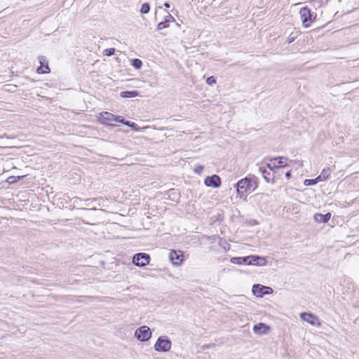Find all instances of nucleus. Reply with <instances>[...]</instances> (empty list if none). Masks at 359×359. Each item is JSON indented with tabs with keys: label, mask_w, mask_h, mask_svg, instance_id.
<instances>
[{
	"label": "nucleus",
	"mask_w": 359,
	"mask_h": 359,
	"mask_svg": "<svg viewBox=\"0 0 359 359\" xmlns=\"http://www.w3.org/2000/svg\"><path fill=\"white\" fill-rule=\"evenodd\" d=\"M293 41H294V38L293 37L292 38H288V39H287V42L289 43H292Z\"/></svg>",
	"instance_id": "nucleus-33"
},
{
	"label": "nucleus",
	"mask_w": 359,
	"mask_h": 359,
	"mask_svg": "<svg viewBox=\"0 0 359 359\" xmlns=\"http://www.w3.org/2000/svg\"><path fill=\"white\" fill-rule=\"evenodd\" d=\"M206 83L210 85V86H212L213 84H215L216 83V79H215L214 76H209L206 79Z\"/></svg>",
	"instance_id": "nucleus-25"
},
{
	"label": "nucleus",
	"mask_w": 359,
	"mask_h": 359,
	"mask_svg": "<svg viewBox=\"0 0 359 359\" xmlns=\"http://www.w3.org/2000/svg\"><path fill=\"white\" fill-rule=\"evenodd\" d=\"M100 122L102 124H107L108 121H114L116 116L107 111L100 113Z\"/></svg>",
	"instance_id": "nucleus-12"
},
{
	"label": "nucleus",
	"mask_w": 359,
	"mask_h": 359,
	"mask_svg": "<svg viewBox=\"0 0 359 359\" xmlns=\"http://www.w3.org/2000/svg\"><path fill=\"white\" fill-rule=\"evenodd\" d=\"M135 337L142 342L148 341L151 337V332L149 327L144 325L136 330Z\"/></svg>",
	"instance_id": "nucleus-4"
},
{
	"label": "nucleus",
	"mask_w": 359,
	"mask_h": 359,
	"mask_svg": "<svg viewBox=\"0 0 359 359\" xmlns=\"http://www.w3.org/2000/svg\"><path fill=\"white\" fill-rule=\"evenodd\" d=\"M114 121L124 124L125 119L122 116H116Z\"/></svg>",
	"instance_id": "nucleus-26"
},
{
	"label": "nucleus",
	"mask_w": 359,
	"mask_h": 359,
	"mask_svg": "<svg viewBox=\"0 0 359 359\" xmlns=\"http://www.w3.org/2000/svg\"><path fill=\"white\" fill-rule=\"evenodd\" d=\"M252 292L255 296L262 297L264 294H271L273 292V290L269 287L264 286L260 284H255L252 286Z\"/></svg>",
	"instance_id": "nucleus-6"
},
{
	"label": "nucleus",
	"mask_w": 359,
	"mask_h": 359,
	"mask_svg": "<svg viewBox=\"0 0 359 359\" xmlns=\"http://www.w3.org/2000/svg\"><path fill=\"white\" fill-rule=\"evenodd\" d=\"M249 259H250L249 256L243 257H231L230 259V262L232 264H246L249 265Z\"/></svg>",
	"instance_id": "nucleus-14"
},
{
	"label": "nucleus",
	"mask_w": 359,
	"mask_h": 359,
	"mask_svg": "<svg viewBox=\"0 0 359 359\" xmlns=\"http://www.w3.org/2000/svg\"><path fill=\"white\" fill-rule=\"evenodd\" d=\"M283 159L287 160V158H285L283 156H279L278 158H271L270 160L271 163H267V167L271 170H273L276 168L285 167L287 165V164L283 161Z\"/></svg>",
	"instance_id": "nucleus-7"
},
{
	"label": "nucleus",
	"mask_w": 359,
	"mask_h": 359,
	"mask_svg": "<svg viewBox=\"0 0 359 359\" xmlns=\"http://www.w3.org/2000/svg\"><path fill=\"white\" fill-rule=\"evenodd\" d=\"M150 11V5L149 3H144L142 4L141 8H140V13L142 14H147Z\"/></svg>",
	"instance_id": "nucleus-18"
},
{
	"label": "nucleus",
	"mask_w": 359,
	"mask_h": 359,
	"mask_svg": "<svg viewBox=\"0 0 359 359\" xmlns=\"http://www.w3.org/2000/svg\"><path fill=\"white\" fill-rule=\"evenodd\" d=\"M331 217V214L330 212L323 215L320 213H317L314 215V219L317 222H327Z\"/></svg>",
	"instance_id": "nucleus-15"
},
{
	"label": "nucleus",
	"mask_w": 359,
	"mask_h": 359,
	"mask_svg": "<svg viewBox=\"0 0 359 359\" xmlns=\"http://www.w3.org/2000/svg\"><path fill=\"white\" fill-rule=\"evenodd\" d=\"M130 128H133L135 130H138L137 124L134 123V122L131 123V125L130 126Z\"/></svg>",
	"instance_id": "nucleus-27"
},
{
	"label": "nucleus",
	"mask_w": 359,
	"mask_h": 359,
	"mask_svg": "<svg viewBox=\"0 0 359 359\" xmlns=\"http://www.w3.org/2000/svg\"><path fill=\"white\" fill-rule=\"evenodd\" d=\"M265 327V325L264 323H259V324H257L255 325H254L253 327V330L255 333H257V334H261V333H263L264 332L262 330L264 327Z\"/></svg>",
	"instance_id": "nucleus-19"
},
{
	"label": "nucleus",
	"mask_w": 359,
	"mask_h": 359,
	"mask_svg": "<svg viewBox=\"0 0 359 359\" xmlns=\"http://www.w3.org/2000/svg\"><path fill=\"white\" fill-rule=\"evenodd\" d=\"M131 65L137 69H140L142 66L141 60L135 58L132 60Z\"/></svg>",
	"instance_id": "nucleus-20"
},
{
	"label": "nucleus",
	"mask_w": 359,
	"mask_h": 359,
	"mask_svg": "<svg viewBox=\"0 0 359 359\" xmlns=\"http://www.w3.org/2000/svg\"><path fill=\"white\" fill-rule=\"evenodd\" d=\"M183 256H184V252L182 251H181V255H180V257H181V263L183 262Z\"/></svg>",
	"instance_id": "nucleus-34"
},
{
	"label": "nucleus",
	"mask_w": 359,
	"mask_h": 359,
	"mask_svg": "<svg viewBox=\"0 0 359 359\" xmlns=\"http://www.w3.org/2000/svg\"><path fill=\"white\" fill-rule=\"evenodd\" d=\"M165 20H169L170 22V21L174 20V18L169 13H168V15L165 16Z\"/></svg>",
	"instance_id": "nucleus-28"
},
{
	"label": "nucleus",
	"mask_w": 359,
	"mask_h": 359,
	"mask_svg": "<svg viewBox=\"0 0 359 359\" xmlns=\"http://www.w3.org/2000/svg\"><path fill=\"white\" fill-rule=\"evenodd\" d=\"M300 317H301L302 320L307 322L308 323H309L312 325H316V326L320 325V322L318 316H316V315H314L311 313H306V312L302 313L300 314Z\"/></svg>",
	"instance_id": "nucleus-8"
},
{
	"label": "nucleus",
	"mask_w": 359,
	"mask_h": 359,
	"mask_svg": "<svg viewBox=\"0 0 359 359\" xmlns=\"http://www.w3.org/2000/svg\"><path fill=\"white\" fill-rule=\"evenodd\" d=\"M203 169V166H198L196 168V172L200 173Z\"/></svg>",
	"instance_id": "nucleus-29"
},
{
	"label": "nucleus",
	"mask_w": 359,
	"mask_h": 359,
	"mask_svg": "<svg viewBox=\"0 0 359 359\" xmlns=\"http://www.w3.org/2000/svg\"><path fill=\"white\" fill-rule=\"evenodd\" d=\"M171 348V341L166 336H161L154 344V349L158 352H167Z\"/></svg>",
	"instance_id": "nucleus-2"
},
{
	"label": "nucleus",
	"mask_w": 359,
	"mask_h": 359,
	"mask_svg": "<svg viewBox=\"0 0 359 359\" xmlns=\"http://www.w3.org/2000/svg\"><path fill=\"white\" fill-rule=\"evenodd\" d=\"M180 250H171L169 252V260L172 262V264L175 266L180 265V262H175V260H179L180 259Z\"/></svg>",
	"instance_id": "nucleus-13"
},
{
	"label": "nucleus",
	"mask_w": 359,
	"mask_h": 359,
	"mask_svg": "<svg viewBox=\"0 0 359 359\" xmlns=\"http://www.w3.org/2000/svg\"><path fill=\"white\" fill-rule=\"evenodd\" d=\"M291 176V172L290 171H288L285 173V177L289 179Z\"/></svg>",
	"instance_id": "nucleus-31"
},
{
	"label": "nucleus",
	"mask_w": 359,
	"mask_h": 359,
	"mask_svg": "<svg viewBox=\"0 0 359 359\" xmlns=\"http://www.w3.org/2000/svg\"><path fill=\"white\" fill-rule=\"evenodd\" d=\"M259 170L262 173L263 177L266 180V181L269 182V179L268 177V175H270V172H268L266 169L264 167H259Z\"/></svg>",
	"instance_id": "nucleus-21"
},
{
	"label": "nucleus",
	"mask_w": 359,
	"mask_h": 359,
	"mask_svg": "<svg viewBox=\"0 0 359 359\" xmlns=\"http://www.w3.org/2000/svg\"><path fill=\"white\" fill-rule=\"evenodd\" d=\"M168 23H169V20H165L164 21L161 22L158 24L157 29L158 30H161L164 28H166L168 26Z\"/></svg>",
	"instance_id": "nucleus-22"
},
{
	"label": "nucleus",
	"mask_w": 359,
	"mask_h": 359,
	"mask_svg": "<svg viewBox=\"0 0 359 359\" xmlns=\"http://www.w3.org/2000/svg\"><path fill=\"white\" fill-rule=\"evenodd\" d=\"M163 5L167 8H169L170 7V4L169 2H165Z\"/></svg>",
	"instance_id": "nucleus-30"
},
{
	"label": "nucleus",
	"mask_w": 359,
	"mask_h": 359,
	"mask_svg": "<svg viewBox=\"0 0 359 359\" xmlns=\"http://www.w3.org/2000/svg\"><path fill=\"white\" fill-rule=\"evenodd\" d=\"M249 265L262 266L266 265V260L264 257H260L257 255H250Z\"/></svg>",
	"instance_id": "nucleus-11"
},
{
	"label": "nucleus",
	"mask_w": 359,
	"mask_h": 359,
	"mask_svg": "<svg viewBox=\"0 0 359 359\" xmlns=\"http://www.w3.org/2000/svg\"><path fill=\"white\" fill-rule=\"evenodd\" d=\"M204 184L207 187L218 188L221 185V179L218 175H213L212 176L207 177L205 179Z\"/></svg>",
	"instance_id": "nucleus-9"
},
{
	"label": "nucleus",
	"mask_w": 359,
	"mask_h": 359,
	"mask_svg": "<svg viewBox=\"0 0 359 359\" xmlns=\"http://www.w3.org/2000/svg\"><path fill=\"white\" fill-rule=\"evenodd\" d=\"M22 176H21V177H20V176H18V180H20V178H22Z\"/></svg>",
	"instance_id": "nucleus-35"
},
{
	"label": "nucleus",
	"mask_w": 359,
	"mask_h": 359,
	"mask_svg": "<svg viewBox=\"0 0 359 359\" xmlns=\"http://www.w3.org/2000/svg\"><path fill=\"white\" fill-rule=\"evenodd\" d=\"M103 53L104 55L111 56V55H114V53H115V48H107L103 51Z\"/></svg>",
	"instance_id": "nucleus-24"
},
{
	"label": "nucleus",
	"mask_w": 359,
	"mask_h": 359,
	"mask_svg": "<svg viewBox=\"0 0 359 359\" xmlns=\"http://www.w3.org/2000/svg\"><path fill=\"white\" fill-rule=\"evenodd\" d=\"M40 66L38 67L36 72L38 74H48L50 72L48 67L47 59L45 56L41 55L39 57Z\"/></svg>",
	"instance_id": "nucleus-10"
},
{
	"label": "nucleus",
	"mask_w": 359,
	"mask_h": 359,
	"mask_svg": "<svg viewBox=\"0 0 359 359\" xmlns=\"http://www.w3.org/2000/svg\"><path fill=\"white\" fill-rule=\"evenodd\" d=\"M13 178H15V177L12 176V177H10V179H13Z\"/></svg>",
	"instance_id": "nucleus-36"
},
{
	"label": "nucleus",
	"mask_w": 359,
	"mask_h": 359,
	"mask_svg": "<svg viewBox=\"0 0 359 359\" xmlns=\"http://www.w3.org/2000/svg\"><path fill=\"white\" fill-rule=\"evenodd\" d=\"M139 93L136 90L123 91L121 93L120 96L123 98H132L138 95Z\"/></svg>",
	"instance_id": "nucleus-17"
},
{
	"label": "nucleus",
	"mask_w": 359,
	"mask_h": 359,
	"mask_svg": "<svg viewBox=\"0 0 359 359\" xmlns=\"http://www.w3.org/2000/svg\"><path fill=\"white\" fill-rule=\"evenodd\" d=\"M236 191L239 194H243L246 192H252L258 187L257 177L252 175L250 177H245L240 180L236 184Z\"/></svg>",
	"instance_id": "nucleus-1"
},
{
	"label": "nucleus",
	"mask_w": 359,
	"mask_h": 359,
	"mask_svg": "<svg viewBox=\"0 0 359 359\" xmlns=\"http://www.w3.org/2000/svg\"><path fill=\"white\" fill-rule=\"evenodd\" d=\"M150 256L144 252L136 253L133 257V263L139 267L146 266L149 264Z\"/></svg>",
	"instance_id": "nucleus-3"
},
{
	"label": "nucleus",
	"mask_w": 359,
	"mask_h": 359,
	"mask_svg": "<svg viewBox=\"0 0 359 359\" xmlns=\"http://www.w3.org/2000/svg\"><path fill=\"white\" fill-rule=\"evenodd\" d=\"M318 182H319V181L317 180V177H316V179H313V180H305L304 182V184L305 186H311V185L316 184Z\"/></svg>",
	"instance_id": "nucleus-23"
},
{
	"label": "nucleus",
	"mask_w": 359,
	"mask_h": 359,
	"mask_svg": "<svg viewBox=\"0 0 359 359\" xmlns=\"http://www.w3.org/2000/svg\"><path fill=\"white\" fill-rule=\"evenodd\" d=\"M131 123L132 122H130V121H125L124 125L128 126L130 127V126L131 125Z\"/></svg>",
	"instance_id": "nucleus-32"
},
{
	"label": "nucleus",
	"mask_w": 359,
	"mask_h": 359,
	"mask_svg": "<svg viewBox=\"0 0 359 359\" xmlns=\"http://www.w3.org/2000/svg\"><path fill=\"white\" fill-rule=\"evenodd\" d=\"M331 174V170L329 168H324L320 175L317 177V180L323 182L328 179Z\"/></svg>",
	"instance_id": "nucleus-16"
},
{
	"label": "nucleus",
	"mask_w": 359,
	"mask_h": 359,
	"mask_svg": "<svg viewBox=\"0 0 359 359\" xmlns=\"http://www.w3.org/2000/svg\"><path fill=\"white\" fill-rule=\"evenodd\" d=\"M299 15L303 25L305 27H309L311 23L313 20L312 18V15L311 13L310 9L307 7L302 8L299 11Z\"/></svg>",
	"instance_id": "nucleus-5"
}]
</instances>
